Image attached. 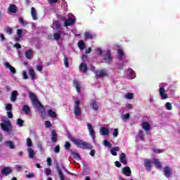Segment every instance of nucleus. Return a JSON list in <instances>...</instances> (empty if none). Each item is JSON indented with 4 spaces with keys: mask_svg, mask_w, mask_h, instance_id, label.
<instances>
[{
    "mask_svg": "<svg viewBox=\"0 0 180 180\" xmlns=\"http://www.w3.org/2000/svg\"><path fill=\"white\" fill-rule=\"evenodd\" d=\"M65 148L66 150H70V148H71V143H70V142H68V141H66L65 143Z\"/></svg>",
    "mask_w": 180,
    "mask_h": 180,
    "instance_id": "nucleus-49",
    "label": "nucleus"
},
{
    "mask_svg": "<svg viewBox=\"0 0 180 180\" xmlns=\"http://www.w3.org/2000/svg\"><path fill=\"white\" fill-rule=\"evenodd\" d=\"M48 114L50 116V117H52L53 119L57 117V113H56V112L53 111V110L51 109H49L48 110Z\"/></svg>",
    "mask_w": 180,
    "mask_h": 180,
    "instance_id": "nucleus-37",
    "label": "nucleus"
},
{
    "mask_svg": "<svg viewBox=\"0 0 180 180\" xmlns=\"http://www.w3.org/2000/svg\"><path fill=\"white\" fill-rule=\"evenodd\" d=\"M70 141L74 143L79 148H83V150H91L92 146L89 143L83 141L82 139H77L72 138Z\"/></svg>",
    "mask_w": 180,
    "mask_h": 180,
    "instance_id": "nucleus-2",
    "label": "nucleus"
},
{
    "mask_svg": "<svg viewBox=\"0 0 180 180\" xmlns=\"http://www.w3.org/2000/svg\"><path fill=\"white\" fill-rule=\"evenodd\" d=\"M113 60V58L112 57V53L110 51H108L105 53V58H104V61L106 64H110V63Z\"/></svg>",
    "mask_w": 180,
    "mask_h": 180,
    "instance_id": "nucleus-7",
    "label": "nucleus"
},
{
    "mask_svg": "<svg viewBox=\"0 0 180 180\" xmlns=\"http://www.w3.org/2000/svg\"><path fill=\"white\" fill-rule=\"evenodd\" d=\"M46 162H47L49 167H51V158H48L46 160Z\"/></svg>",
    "mask_w": 180,
    "mask_h": 180,
    "instance_id": "nucleus-63",
    "label": "nucleus"
},
{
    "mask_svg": "<svg viewBox=\"0 0 180 180\" xmlns=\"http://www.w3.org/2000/svg\"><path fill=\"white\" fill-rule=\"evenodd\" d=\"M6 33H8V34H12V33H13V30H12V28L8 27V28H7V30H6Z\"/></svg>",
    "mask_w": 180,
    "mask_h": 180,
    "instance_id": "nucleus-64",
    "label": "nucleus"
},
{
    "mask_svg": "<svg viewBox=\"0 0 180 180\" xmlns=\"http://www.w3.org/2000/svg\"><path fill=\"white\" fill-rule=\"evenodd\" d=\"M22 39V37L17 35L15 37V41H21Z\"/></svg>",
    "mask_w": 180,
    "mask_h": 180,
    "instance_id": "nucleus-60",
    "label": "nucleus"
},
{
    "mask_svg": "<svg viewBox=\"0 0 180 180\" xmlns=\"http://www.w3.org/2000/svg\"><path fill=\"white\" fill-rule=\"evenodd\" d=\"M37 70L39 72H41V71H43V66L40 65H37Z\"/></svg>",
    "mask_w": 180,
    "mask_h": 180,
    "instance_id": "nucleus-61",
    "label": "nucleus"
},
{
    "mask_svg": "<svg viewBox=\"0 0 180 180\" xmlns=\"http://www.w3.org/2000/svg\"><path fill=\"white\" fill-rule=\"evenodd\" d=\"M91 108L93 110H98L99 109V106L98 105V103L95 100H92L90 103Z\"/></svg>",
    "mask_w": 180,
    "mask_h": 180,
    "instance_id": "nucleus-25",
    "label": "nucleus"
},
{
    "mask_svg": "<svg viewBox=\"0 0 180 180\" xmlns=\"http://www.w3.org/2000/svg\"><path fill=\"white\" fill-rule=\"evenodd\" d=\"M61 20L64 22V26L65 27L68 26H71L72 25H74L75 23V20L72 18H69L68 19H66L65 17H62Z\"/></svg>",
    "mask_w": 180,
    "mask_h": 180,
    "instance_id": "nucleus-4",
    "label": "nucleus"
},
{
    "mask_svg": "<svg viewBox=\"0 0 180 180\" xmlns=\"http://www.w3.org/2000/svg\"><path fill=\"white\" fill-rule=\"evenodd\" d=\"M159 94L161 99H168V94H165V89L164 87H160L159 89Z\"/></svg>",
    "mask_w": 180,
    "mask_h": 180,
    "instance_id": "nucleus-12",
    "label": "nucleus"
},
{
    "mask_svg": "<svg viewBox=\"0 0 180 180\" xmlns=\"http://www.w3.org/2000/svg\"><path fill=\"white\" fill-rule=\"evenodd\" d=\"M31 15L32 16L33 20H37V12L34 7H32L31 8Z\"/></svg>",
    "mask_w": 180,
    "mask_h": 180,
    "instance_id": "nucleus-29",
    "label": "nucleus"
},
{
    "mask_svg": "<svg viewBox=\"0 0 180 180\" xmlns=\"http://www.w3.org/2000/svg\"><path fill=\"white\" fill-rule=\"evenodd\" d=\"M118 58L120 61H123V57H124V52L122 49H117Z\"/></svg>",
    "mask_w": 180,
    "mask_h": 180,
    "instance_id": "nucleus-27",
    "label": "nucleus"
},
{
    "mask_svg": "<svg viewBox=\"0 0 180 180\" xmlns=\"http://www.w3.org/2000/svg\"><path fill=\"white\" fill-rule=\"evenodd\" d=\"M77 46L79 49H80V50H84L85 47H86V46L85 45V42H84V41L82 40L78 41Z\"/></svg>",
    "mask_w": 180,
    "mask_h": 180,
    "instance_id": "nucleus-33",
    "label": "nucleus"
},
{
    "mask_svg": "<svg viewBox=\"0 0 180 180\" xmlns=\"http://www.w3.org/2000/svg\"><path fill=\"white\" fill-rule=\"evenodd\" d=\"M56 170L58 171V174L59 175L60 179L65 180V176H64V174H63V172L61 171V169L60 168V165L56 166Z\"/></svg>",
    "mask_w": 180,
    "mask_h": 180,
    "instance_id": "nucleus-24",
    "label": "nucleus"
},
{
    "mask_svg": "<svg viewBox=\"0 0 180 180\" xmlns=\"http://www.w3.org/2000/svg\"><path fill=\"white\" fill-rule=\"evenodd\" d=\"M22 77L24 79H28L29 76H27V73L26 72V71H22Z\"/></svg>",
    "mask_w": 180,
    "mask_h": 180,
    "instance_id": "nucleus-58",
    "label": "nucleus"
},
{
    "mask_svg": "<svg viewBox=\"0 0 180 180\" xmlns=\"http://www.w3.org/2000/svg\"><path fill=\"white\" fill-rule=\"evenodd\" d=\"M53 39H55V40H57V41H58V40L61 39V34L58 32H55L53 34Z\"/></svg>",
    "mask_w": 180,
    "mask_h": 180,
    "instance_id": "nucleus-40",
    "label": "nucleus"
},
{
    "mask_svg": "<svg viewBox=\"0 0 180 180\" xmlns=\"http://www.w3.org/2000/svg\"><path fill=\"white\" fill-rule=\"evenodd\" d=\"M153 152L155 153V154H161V153H164V150L161 149L154 148Z\"/></svg>",
    "mask_w": 180,
    "mask_h": 180,
    "instance_id": "nucleus-48",
    "label": "nucleus"
},
{
    "mask_svg": "<svg viewBox=\"0 0 180 180\" xmlns=\"http://www.w3.org/2000/svg\"><path fill=\"white\" fill-rule=\"evenodd\" d=\"M100 132L103 136H109V129L108 128L101 127Z\"/></svg>",
    "mask_w": 180,
    "mask_h": 180,
    "instance_id": "nucleus-31",
    "label": "nucleus"
},
{
    "mask_svg": "<svg viewBox=\"0 0 180 180\" xmlns=\"http://www.w3.org/2000/svg\"><path fill=\"white\" fill-rule=\"evenodd\" d=\"M63 64L66 68H68V67H70V61L68 60L67 55L64 56Z\"/></svg>",
    "mask_w": 180,
    "mask_h": 180,
    "instance_id": "nucleus-35",
    "label": "nucleus"
},
{
    "mask_svg": "<svg viewBox=\"0 0 180 180\" xmlns=\"http://www.w3.org/2000/svg\"><path fill=\"white\" fill-rule=\"evenodd\" d=\"M119 136V130L117 129H114L113 137H117Z\"/></svg>",
    "mask_w": 180,
    "mask_h": 180,
    "instance_id": "nucleus-55",
    "label": "nucleus"
},
{
    "mask_svg": "<svg viewBox=\"0 0 180 180\" xmlns=\"http://www.w3.org/2000/svg\"><path fill=\"white\" fill-rule=\"evenodd\" d=\"M122 172L125 176H131V169L128 166H126L122 168Z\"/></svg>",
    "mask_w": 180,
    "mask_h": 180,
    "instance_id": "nucleus-10",
    "label": "nucleus"
},
{
    "mask_svg": "<svg viewBox=\"0 0 180 180\" xmlns=\"http://www.w3.org/2000/svg\"><path fill=\"white\" fill-rule=\"evenodd\" d=\"M115 165L117 167V168H120L122 167V164L119 161H115Z\"/></svg>",
    "mask_w": 180,
    "mask_h": 180,
    "instance_id": "nucleus-62",
    "label": "nucleus"
},
{
    "mask_svg": "<svg viewBox=\"0 0 180 180\" xmlns=\"http://www.w3.org/2000/svg\"><path fill=\"white\" fill-rule=\"evenodd\" d=\"M27 146H28V147L33 146V142H32V139H30V138L27 139Z\"/></svg>",
    "mask_w": 180,
    "mask_h": 180,
    "instance_id": "nucleus-47",
    "label": "nucleus"
},
{
    "mask_svg": "<svg viewBox=\"0 0 180 180\" xmlns=\"http://www.w3.org/2000/svg\"><path fill=\"white\" fill-rule=\"evenodd\" d=\"M120 161L122 162V164H124V165H127V159L126 158V153H122L120 155Z\"/></svg>",
    "mask_w": 180,
    "mask_h": 180,
    "instance_id": "nucleus-17",
    "label": "nucleus"
},
{
    "mask_svg": "<svg viewBox=\"0 0 180 180\" xmlns=\"http://www.w3.org/2000/svg\"><path fill=\"white\" fill-rule=\"evenodd\" d=\"M120 150V148L119 146L114 147L111 150L110 153L112 155L116 156L117 155V153L116 151H119Z\"/></svg>",
    "mask_w": 180,
    "mask_h": 180,
    "instance_id": "nucleus-36",
    "label": "nucleus"
},
{
    "mask_svg": "<svg viewBox=\"0 0 180 180\" xmlns=\"http://www.w3.org/2000/svg\"><path fill=\"white\" fill-rule=\"evenodd\" d=\"M153 163L155 164L156 168H162V165H161V162L160 160H158V159L155 158L153 159Z\"/></svg>",
    "mask_w": 180,
    "mask_h": 180,
    "instance_id": "nucleus-34",
    "label": "nucleus"
},
{
    "mask_svg": "<svg viewBox=\"0 0 180 180\" xmlns=\"http://www.w3.org/2000/svg\"><path fill=\"white\" fill-rule=\"evenodd\" d=\"M51 126V122L50 121H45V127H46V129H50Z\"/></svg>",
    "mask_w": 180,
    "mask_h": 180,
    "instance_id": "nucleus-50",
    "label": "nucleus"
},
{
    "mask_svg": "<svg viewBox=\"0 0 180 180\" xmlns=\"http://www.w3.org/2000/svg\"><path fill=\"white\" fill-rule=\"evenodd\" d=\"M29 75L31 77L32 81H34L37 77L36 76V72H34V69L33 68H30L29 69Z\"/></svg>",
    "mask_w": 180,
    "mask_h": 180,
    "instance_id": "nucleus-21",
    "label": "nucleus"
},
{
    "mask_svg": "<svg viewBox=\"0 0 180 180\" xmlns=\"http://www.w3.org/2000/svg\"><path fill=\"white\" fill-rule=\"evenodd\" d=\"M73 86H75L76 88V91L78 94H79V92H81V83H79V82L78 80H73Z\"/></svg>",
    "mask_w": 180,
    "mask_h": 180,
    "instance_id": "nucleus-18",
    "label": "nucleus"
},
{
    "mask_svg": "<svg viewBox=\"0 0 180 180\" xmlns=\"http://www.w3.org/2000/svg\"><path fill=\"white\" fill-rule=\"evenodd\" d=\"M46 175H51V169L50 168H46L44 169Z\"/></svg>",
    "mask_w": 180,
    "mask_h": 180,
    "instance_id": "nucleus-52",
    "label": "nucleus"
},
{
    "mask_svg": "<svg viewBox=\"0 0 180 180\" xmlns=\"http://www.w3.org/2000/svg\"><path fill=\"white\" fill-rule=\"evenodd\" d=\"M54 153H56V154H58V153H60V145H57L54 148Z\"/></svg>",
    "mask_w": 180,
    "mask_h": 180,
    "instance_id": "nucleus-54",
    "label": "nucleus"
},
{
    "mask_svg": "<svg viewBox=\"0 0 180 180\" xmlns=\"http://www.w3.org/2000/svg\"><path fill=\"white\" fill-rule=\"evenodd\" d=\"M79 70L84 74H86V72H88V65H86V63H82L79 65Z\"/></svg>",
    "mask_w": 180,
    "mask_h": 180,
    "instance_id": "nucleus-20",
    "label": "nucleus"
},
{
    "mask_svg": "<svg viewBox=\"0 0 180 180\" xmlns=\"http://www.w3.org/2000/svg\"><path fill=\"white\" fill-rule=\"evenodd\" d=\"M26 178L28 179H30V178H34V173H30L25 176Z\"/></svg>",
    "mask_w": 180,
    "mask_h": 180,
    "instance_id": "nucleus-56",
    "label": "nucleus"
},
{
    "mask_svg": "<svg viewBox=\"0 0 180 180\" xmlns=\"http://www.w3.org/2000/svg\"><path fill=\"white\" fill-rule=\"evenodd\" d=\"M80 105L81 101H79V100L75 101L74 113L76 116H81V108H79Z\"/></svg>",
    "mask_w": 180,
    "mask_h": 180,
    "instance_id": "nucleus-3",
    "label": "nucleus"
},
{
    "mask_svg": "<svg viewBox=\"0 0 180 180\" xmlns=\"http://www.w3.org/2000/svg\"><path fill=\"white\" fill-rule=\"evenodd\" d=\"M51 141L52 143H57V140H58V134L56 129H53L51 133Z\"/></svg>",
    "mask_w": 180,
    "mask_h": 180,
    "instance_id": "nucleus-11",
    "label": "nucleus"
},
{
    "mask_svg": "<svg viewBox=\"0 0 180 180\" xmlns=\"http://www.w3.org/2000/svg\"><path fill=\"white\" fill-rule=\"evenodd\" d=\"M103 144L104 146H105V147H108V148H112V143H110V142H109L108 141L105 140L103 141Z\"/></svg>",
    "mask_w": 180,
    "mask_h": 180,
    "instance_id": "nucleus-43",
    "label": "nucleus"
},
{
    "mask_svg": "<svg viewBox=\"0 0 180 180\" xmlns=\"http://www.w3.org/2000/svg\"><path fill=\"white\" fill-rule=\"evenodd\" d=\"M144 167L146 168L148 171H151V168H153V161L150 159H144Z\"/></svg>",
    "mask_w": 180,
    "mask_h": 180,
    "instance_id": "nucleus-6",
    "label": "nucleus"
},
{
    "mask_svg": "<svg viewBox=\"0 0 180 180\" xmlns=\"http://www.w3.org/2000/svg\"><path fill=\"white\" fill-rule=\"evenodd\" d=\"M72 155H73V157H74V158H75V160H81V155L78 153L72 152Z\"/></svg>",
    "mask_w": 180,
    "mask_h": 180,
    "instance_id": "nucleus-39",
    "label": "nucleus"
},
{
    "mask_svg": "<svg viewBox=\"0 0 180 180\" xmlns=\"http://www.w3.org/2000/svg\"><path fill=\"white\" fill-rule=\"evenodd\" d=\"M5 67H6V68H8L11 73L16 74V69H15V68H13V66L11 65V64H9V63H6Z\"/></svg>",
    "mask_w": 180,
    "mask_h": 180,
    "instance_id": "nucleus-30",
    "label": "nucleus"
},
{
    "mask_svg": "<svg viewBox=\"0 0 180 180\" xmlns=\"http://www.w3.org/2000/svg\"><path fill=\"white\" fill-rule=\"evenodd\" d=\"M25 58L27 60H32L33 58V51L32 49H28L25 52Z\"/></svg>",
    "mask_w": 180,
    "mask_h": 180,
    "instance_id": "nucleus-19",
    "label": "nucleus"
},
{
    "mask_svg": "<svg viewBox=\"0 0 180 180\" xmlns=\"http://www.w3.org/2000/svg\"><path fill=\"white\" fill-rule=\"evenodd\" d=\"M58 2V0H48V4L49 5H53V4H57Z\"/></svg>",
    "mask_w": 180,
    "mask_h": 180,
    "instance_id": "nucleus-59",
    "label": "nucleus"
},
{
    "mask_svg": "<svg viewBox=\"0 0 180 180\" xmlns=\"http://www.w3.org/2000/svg\"><path fill=\"white\" fill-rule=\"evenodd\" d=\"M165 107L167 110H172V105L170 103H166Z\"/></svg>",
    "mask_w": 180,
    "mask_h": 180,
    "instance_id": "nucleus-45",
    "label": "nucleus"
},
{
    "mask_svg": "<svg viewBox=\"0 0 180 180\" xmlns=\"http://www.w3.org/2000/svg\"><path fill=\"white\" fill-rule=\"evenodd\" d=\"M23 120L19 118L17 120V124L20 127H22V126H23Z\"/></svg>",
    "mask_w": 180,
    "mask_h": 180,
    "instance_id": "nucleus-46",
    "label": "nucleus"
},
{
    "mask_svg": "<svg viewBox=\"0 0 180 180\" xmlns=\"http://www.w3.org/2000/svg\"><path fill=\"white\" fill-rule=\"evenodd\" d=\"M142 129L145 130V131H150L151 130V125L148 122H143L142 123Z\"/></svg>",
    "mask_w": 180,
    "mask_h": 180,
    "instance_id": "nucleus-22",
    "label": "nucleus"
},
{
    "mask_svg": "<svg viewBox=\"0 0 180 180\" xmlns=\"http://www.w3.org/2000/svg\"><path fill=\"white\" fill-rule=\"evenodd\" d=\"M87 129L89 130L90 136H91L93 140H95V131L94 130V127L89 122L86 123Z\"/></svg>",
    "mask_w": 180,
    "mask_h": 180,
    "instance_id": "nucleus-8",
    "label": "nucleus"
},
{
    "mask_svg": "<svg viewBox=\"0 0 180 180\" xmlns=\"http://www.w3.org/2000/svg\"><path fill=\"white\" fill-rule=\"evenodd\" d=\"M138 135L139 139H141V140H144V132H143L142 130L139 131Z\"/></svg>",
    "mask_w": 180,
    "mask_h": 180,
    "instance_id": "nucleus-42",
    "label": "nucleus"
},
{
    "mask_svg": "<svg viewBox=\"0 0 180 180\" xmlns=\"http://www.w3.org/2000/svg\"><path fill=\"white\" fill-rule=\"evenodd\" d=\"M29 98L31 99L33 106H35L37 110H39L41 115L43 116V115H45L46 109H44V106L41 104L39 99H37L36 94L32 91H30Z\"/></svg>",
    "mask_w": 180,
    "mask_h": 180,
    "instance_id": "nucleus-1",
    "label": "nucleus"
},
{
    "mask_svg": "<svg viewBox=\"0 0 180 180\" xmlns=\"http://www.w3.org/2000/svg\"><path fill=\"white\" fill-rule=\"evenodd\" d=\"M94 74L96 75V77H97L98 79L103 78L104 77H108V73L106 72V70L105 69L96 70L94 72Z\"/></svg>",
    "mask_w": 180,
    "mask_h": 180,
    "instance_id": "nucleus-5",
    "label": "nucleus"
},
{
    "mask_svg": "<svg viewBox=\"0 0 180 180\" xmlns=\"http://www.w3.org/2000/svg\"><path fill=\"white\" fill-rule=\"evenodd\" d=\"M95 34L91 32H84V39L86 40H92L95 37Z\"/></svg>",
    "mask_w": 180,
    "mask_h": 180,
    "instance_id": "nucleus-15",
    "label": "nucleus"
},
{
    "mask_svg": "<svg viewBox=\"0 0 180 180\" xmlns=\"http://www.w3.org/2000/svg\"><path fill=\"white\" fill-rule=\"evenodd\" d=\"M9 126H11L9 121H5L4 123L1 124V127L4 131H9Z\"/></svg>",
    "mask_w": 180,
    "mask_h": 180,
    "instance_id": "nucleus-14",
    "label": "nucleus"
},
{
    "mask_svg": "<svg viewBox=\"0 0 180 180\" xmlns=\"http://www.w3.org/2000/svg\"><path fill=\"white\" fill-rule=\"evenodd\" d=\"M1 173L5 176H8L9 174H12V168H11L10 167H6L1 170Z\"/></svg>",
    "mask_w": 180,
    "mask_h": 180,
    "instance_id": "nucleus-13",
    "label": "nucleus"
},
{
    "mask_svg": "<svg viewBox=\"0 0 180 180\" xmlns=\"http://www.w3.org/2000/svg\"><path fill=\"white\" fill-rule=\"evenodd\" d=\"M6 110H8V112H11V110H12V104L11 103L6 104Z\"/></svg>",
    "mask_w": 180,
    "mask_h": 180,
    "instance_id": "nucleus-51",
    "label": "nucleus"
},
{
    "mask_svg": "<svg viewBox=\"0 0 180 180\" xmlns=\"http://www.w3.org/2000/svg\"><path fill=\"white\" fill-rule=\"evenodd\" d=\"M124 98L126 99H133V98H134V94H133V93H128L125 94Z\"/></svg>",
    "mask_w": 180,
    "mask_h": 180,
    "instance_id": "nucleus-41",
    "label": "nucleus"
},
{
    "mask_svg": "<svg viewBox=\"0 0 180 180\" xmlns=\"http://www.w3.org/2000/svg\"><path fill=\"white\" fill-rule=\"evenodd\" d=\"M18 95H19L18 91L14 90L13 91H12L10 101L11 102H15L16 99L18 98Z\"/></svg>",
    "mask_w": 180,
    "mask_h": 180,
    "instance_id": "nucleus-23",
    "label": "nucleus"
},
{
    "mask_svg": "<svg viewBox=\"0 0 180 180\" xmlns=\"http://www.w3.org/2000/svg\"><path fill=\"white\" fill-rule=\"evenodd\" d=\"M164 175L166 176V178H169V176H171V175H172V168H171L170 167H164Z\"/></svg>",
    "mask_w": 180,
    "mask_h": 180,
    "instance_id": "nucleus-9",
    "label": "nucleus"
},
{
    "mask_svg": "<svg viewBox=\"0 0 180 180\" xmlns=\"http://www.w3.org/2000/svg\"><path fill=\"white\" fill-rule=\"evenodd\" d=\"M27 153H28L29 158H31V159L34 158V155H36V153H34V150H33L32 148H28Z\"/></svg>",
    "mask_w": 180,
    "mask_h": 180,
    "instance_id": "nucleus-28",
    "label": "nucleus"
},
{
    "mask_svg": "<svg viewBox=\"0 0 180 180\" xmlns=\"http://www.w3.org/2000/svg\"><path fill=\"white\" fill-rule=\"evenodd\" d=\"M54 25H55V26H56V29H60V27H61V24H60V22H58V21H56L55 22H54Z\"/></svg>",
    "mask_w": 180,
    "mask_h": 180,
    "instance_id": "nucleus-57",
    "label": "nucleus"
},
{
    "mask_svg": "<svg viewBox=\"0 0 180 180\" xmlns=\"http://www.w3.org/2000/svg\"><path fill=\"white\" fill-rule=\"evenodd\" d=\"M8 11L11 13H16L18 12V7L15 4H11L8 7Z\"/></svg>",
    "mask_w": 180,
    "mask_h": 180,
    "instance_id": "nucleus-26",
    "label": "nucleus"
},
{
    "mask_svg": "<svg viewBox=\"0 0 180 180\" xmlns=\"http://www.w3.org/2000/svg\"><path fill=\"white\" fill-rule=\"evenodd\" d=\"M5 144L7 147H9L11 150H13V148H15V144L11 141H6Z\"/></svg>",
    "mask_w": 180,
    "mask_h": 180,
    "instance_id": "nucleus-38",
    "label": "nucleus"
},
{
    "mask_svg": "<svg viewBox=\"0 0 180 180\" xmlns=\"http://www.w3.org/2000/svg\"><path fill=\"white\" fill-rule=\"evenodd\" d=\"M22 34H23V30L22 29L17 30V36L22 37L23 36Z\"/></svg>",
    "mask_w": 180,
    "mask_h": 180,
    "instance_id": "nucleus-53",
    "label": "nucleus"
},
{
    "mask_svg": "<svg viewBox=\"0 0 180 180\" xmlns=\"http://www.w3.org/2000/svg\"><path fill=\"white\" fill-rule=\"evenodd\" d=\"M128 73H127V77L129 79H134L136 78V72L133 70V69L129 68L128 69Z\"/></svg>",
    "mask_w": 180,
    "mask_h": 180,
    "instance_id": "nucleus-16",
    "label": "nucleus"
},
{
    "mask_svg": "<svg viewBox=\"0 0 180 180\" xmlns=\"http://www.w3.org/2000/svg\"><path fill=\"white\" fill-rule=\"evenodd\" d=\"M122 120H129V119H130V114L127 113L125 115H123L122 116Z\"/></svg>",
    "mask_w": 180,
    "mask_h": 180,
    "instance_id": "nucleus-44",
    "label": "nucleus"
},
{
    "mask_svg": "<svg viewBox=\"0 0 180 180\" xmlns=\"http://www.w3.org/2000/svg\"><path fill=\"white\" fill-rule=\"evenodd\" d=\"M22 110L25 113V115H29L30 113V107H29L27 105H24Z\"/></svg>",
    "mask_w": 180,
    "mask_h": 180,
    "instance_id": "nucleus-32",
    "label": "nucleus"
}]
</instances>
